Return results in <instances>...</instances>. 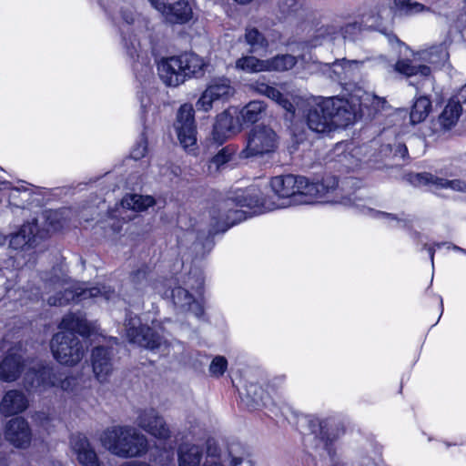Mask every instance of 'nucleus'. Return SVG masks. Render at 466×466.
Returning <instances> with one entry per match:
<instances>
[{
	"label": "nucleus",
	"mask_w": 466,
	"mask_h": 466,
	"mask_svg": "<svg viewBox=\"0 0 466 466\" xmlns=\"http://www.w3.org/2000/svg\"><path fill=\"white\" fill-rule=\"evenodd\" d=\"M365 28L366 25L362 22L353 21L344 25H339V33L343 39L354 41Z\"/></svg>",
	"instance_id": "nucleus-40"
},
{
	"label": "nucleus",
	"mask_w": 466,
	"mask_h": 466,
	"mask_svg": "<svg viewBox=\"0 0 466 466\" xmlns=\"http://www.w3.org/2000/svg\"><path fill=\"white\" fill-rule=\"evenodd\" d=\"M395 70L405 76H413L420 75L429 76L431 75V67L427 65H413L409 59H400L395 64Z\"/></svg>",
	"instance_id": "nucleus-31"
},
{
	"label": "nucleus",
	"mask_w": 466,
	"mask_h": 466,
	"mask_svg": "<svg viewBox=\"0 0 466 466\" xmlns=\"http://www.w3.org/2000/svg\"><path fill=\"white\" fill-rule=\"evenodd\" d=\"M458 102L466 103V84L460 89L458 93Z\"/></svg>",
	"instance_id": "nucleus-54"
},
{
	"label": "nucleus",
	"mask_w": 466,
	"mask_h": 466,
	"mask_svg": "<svg viewBox=\"0 0 466 466\" xmlns=\"http://www.w3.org/2000/svg\"><path fill=\"white\" fill-rule=\"evenodd\" d=\"M167 0H149L151 5L160 13H165L167 10Z\"/></svg>",
	"instance_id": "nucleus-51"
},
{
	"label": "nucleus",
	"mask_w": 466,
	"mask_h": 466,
	"mask_svg": "<svg viewBox=\"0 0 466 466\" xmlns=\"http://www.w3.org/2000/svg\"><path fill=\"white\" fill-rule=\"evenodd\" d=\"M194 113V107L191 104H184L179 107L177 115L175 127L178 140L186 149L195 146L197 143Z\"/></svg>",
	"instance_id": "nucleus-14"
},
{
	"label": "nucleus",
	"mask_w": 466,
	"mask_h": 466,
	"mask_svg": "<svg viewBox=\"0 0 466 466\" xmlns=\"http://www.w3.org/2000/svg\"><path fill=\"white\" fill-rule=\"evenodd\" d=\"M167 11L161 13L169 23H186L192 17V9L187 1L180 0L173 5H167Z\"/></svg>",
	"instance_id": "nucleus-25"
},
{
	"label": "nucleus",
	"mask_w": 466,
	"mask_h": 466,
	"mask_svg": "<svg viewBox=\"0 0 466 466\" xmlns=\"http://www.w3.org/2000/svg\"><path fill=\"white\" fill-rule=\"evenodd\" d=\"M235 225L251 218L254 215L272 211L284 208V203H276L270 197L264 196L261 191L249 187L245 189L235 190Z\"/></svg>",
	"instance_id": "nucleus-7"
},
{
	"label": "nucleus",
	"mask_w": 466,
	"mask_h": 466,
	"mask_svg": "<svg viewBox=\"0 0 466 466\" xmlns=\"http://www.w3.org/2000/svg\"><path fill=\"white\" fill-rule=\"evenodd\" d=\"M308 425L310 432L324 441L325 449L330 454L329 445L336 439V435L329 432L330 421L329 420H319L316 417H309Z\"/></svg>",
	"instance_id": "nucleus-23"
},
{
	"label": "nucleus",
	"mask_w": 466,
	"mask_h": 466,
	"mask_svg": "<svg viewBox=\"0 0 466 466\" xmlns=\"http://www.w3.org/2000/svg\"><path fill=\"white\" fill-rule=\"evenodd\" d=\"M305 0H282L280 8L287 15H296L304 5Z\"/></svg>",
	"instance_id": "nucleus-44"
},
{
	"label": "nucleus",
	"mask_w": 466,
	"mask_h": 466,
	"mask_svg": "<svg viewBox=\"0 0 466 466\" xmlns=\"http://www.w3.org/2000/svg\"><path fill=\"white\" fill-rule=\"evenodd\" d=\"M172 299L177 307L192 310L198 317L203 314L202 308L195 302L194 298L187 289L180 287L174 289L172 290Z\"/></svg>",
	"instance_id": "nucleus-27"
},
{
	"label": "nucleus",
	"mask_w": 466,
	"mask_h": 466,
	"mask_svg": "<svg viewBox=\"0 0 466 466\" xmlns=\"http://www.w3.org/2000/svg\"><path fill=\"white\" fill-rule=\"evenodd\" d=\"M70 445L76 461L82 466H100L101 461L91 441L83 434L71 437Z\"/></svg>",
	"instance_id": "nucleus-16"
},
{
	"label": "nucleus",
	"mask_w": 466,
	"mask_h": 466,
	"mask_svg": "<svg viewBox=\"0 0 466 466\" xmlns=\"http://www.w3.org/2000/svg\"><path fill=\"white\" fill-rule=\"evenodd\" d=\"M26 196H28V194L25 190L21 192L17 187L11 188L8 191V203L16 208H23L26 202L24 197Z\"/></svg>",
	"instance_id": "nucleus-42"
},
{
	"label": "nucleus",
	"mask_w": 466,
	"mask_h": 466,
	"mask_svg": "<svg viewBox=\"0 0 466 466\" xmlns=\"http://www.w3.org/2000/svg\"><path fill=\"white\" fill-rule=\"evenodd\" d=\"M6 238L0 234V247L3 246L5 243Z\"/></svg>",
	"instance_id": "nucleus-61"
},
{
	"label": "nucleus",
	"mask_w": 466,
	"mask_h": 466,
	"mask_svg": "<svg viewBox=\"0 0 466 466\" xmlns=\"http://www.w3.org/2000/svg\"><path fill=\"white\" fill-rule=\"evenodd\" d=\"M232 154V148L229 147H225L218 151V153L210 161L208 166L209 173L220 171L222 167L231 159Z\"/></svg>",
	"instance_id": "nucleus-39"
},
{
	"label": "nucleus",
	"mask_w": 466,
	"mask_h": 466,
	"mask_svg": "<svg viewBox=\"0 0 466 466\" xmlns=\"http://www.w3.org/2000/svg\"><path fill=\"white\" fill-rule=\"evenodd\" d=\"M276 137L270 127H254L248 137L246 147L239 153V157L248 158L273 152L277 147Z\"/></svg>",
	"instance_id": "nucleus-10"
},
{
	"label": "nucleus",
	"mask_w": 466,
	"mask_h": 466,
	"mask_svg": "<svg viewBox=\"0 0 466 466\" xmlns=\"http://www.w3.org/2000/svg\"><path fill=\"white\" fill-rule=\"evenodd\" d=\"M338 184L336 177L309 182L307 177L293 174L276 176L270 181L275 195L279 198H289V204L337 203L331 195L337 191Z\"/></svg>",
	"instance_id": "nucleus-1"
},
{
	"label": "nucleus",
	"mask_w": 466,
	"mask_h": 466,
	"mask_svg": "<svg viewBox=\"0 0 466 466\" xmlns=\"http://www.w3.org/2000/svg\"><path fill=\"white\" fill-rule=\"evenodd\" d=\"M416 186L433 185L437 188H452L458 191H466V183L459 180H448L446 178L438 177L431 173L416 174L411 181Z\"/></svg>",
	"instance_id": "nucleus-22"
},
{
	"label": "nucleus",
	"mask_w": 466,
	"mask_h": 466,
	"mask_svg": "<svg viewBox=\"0 0 466 466\" xmlns=\"http://www.w3.org/2000/svg\"><path fill=\"white\" fill-rule=\"evenodd\" d=\"M202 451L198 446L184 444L178 451V466H199Z\"/></svg>",
	"instance_id": "nucleus-29"
},
{
	"label": "nucleus",
	"mask_w": 466,
	"mask_h": 466,
	"mask_svg": "<svg viewBox=\"0 0 466 466\" xmlns=\"http://www.w3.org/2000/svg\"><path fill=\"white\" fill-rule=\"evenodd\" d=\"M267 70L285 71L291 69L297 63L295 56L291 55H280L271 59L265 60Z\"/></svg>",
	"instance_id": "nucleus-36"
},
{
	"label": "nucleus",
	"mask_w": 466,
	"mask_h": 466,
	"mask_svg": "<svg viewBox=\"0 0 466 466\" xmlns=\"http://www.w3.org/2000/svg\"><path fill=\"white\" fill-rule=\"evenodd\" d=\"M91 365L96 379L106 382L113 372L111 352L104 347H96L91 353Z\"/></svg>",
	"instance_id": "nucleus-19"
},
{
	"label": "nucleus",
	"mask_w": 466,
	"mask_h": 466,
	"mask_svg": "<svg viewBox=\"0 0 466 466\" xmlns=\"http://www.w3.org/2000/svg\"><path fill=\"white\" fill-rule=\"evenodd\" d=\"M338 35H340V33L339 25H326L318 29V36L323 38L335 39Z\"/></svg>",
	"instance_id": "nucleus-46"
},
{
	"label": "nucleus",
	"mask_w": 466,
	"mask_h": 466,
	"mask_svg": "<svg viewBox=\"0 0 466 466\" xmlns=\"http://www.w3.org/2000/svg\"><path fill=\"white\" fill-rule=\"evenodd\" d=\"M57 217V213L54 212L50 217L49 219H52V218H56Z\"/></svg>",
	"instance_id": "nucleus-64"
},
{
	"label": "nucleus",
	"mask_w": 466,
	"mask_h": 466,
	"mask_svg": "<svg viewBox=\"0 0 466 466\" xmlns=\"http://www.w3.org/2000/svg\"><path fill=\"white\" fill-rule=\"evenodd\" d=\"M462 107L460 102H449L439 116L441 126L445 129H450L457 123Z\"/></svg>",
	"instance_id": "nucleus-32"
},
{
	"label": "nucleus",
	"mask_w": 466,
	"mask_h": 466,
	"mask_svg": "<svg viewBox=\"0 0 466 466\" xmlns=\"http://www.w3.org/2000/svg\"><path fill=\"white\" fill-rule=\"evenodd\" d=\"M131 282L137 291L143 292L147 287V278L145 270H137L131 276Z\"/></svg>",
	"instance_id": "nucleus-43"
},
{
	"label": "nucleus",
	"mask_w": 466,
	"mask_h": 466,
	"mask_svg": "<svg viewBox=\"0 0 466 466\" xmlns=\"http://www.w3.org/2000/svg\"><path fill=\"white\" fill-rule=\"evenodd\" d=\"M421 234L420 232L414 231L412 232V238L417 240L419 243L420 242Z\"/></svg>",
	"instance_id": "nucleus-58"
},
{
	"label": "nucleus",
	"mask_w": 466,
	"mask_h": 466,
	"mask_svg": "<svg viewBox=\"0 0 466 466\" xmlns=\"http://www.w3.org/2000/svg\"><path fill=\"white\" fill-rule=\"evenodd\" d=\"M382 214L387 218H390L392 219H397L399 222L402 223V226L404 228L410 227V220H409V219H398L397 217L391 213H382Z\"/></svg>",
	"instance_id": "nucleus-53"
},
{
	"label": "nucleus",
	"mask_w": 466,
	"mask_h": 466,
	"mask_svg": "<svg viewBox=\"0 0 466 466\" xmlns=\"http://www.w3.org/2000/svg\"><path fill=\"white\" fill-rule=\"evenodd\" d=\"M203 466H222V465L218 461V460L215 456L208 454Z\"/></svg>",
	"instance_id": "nucleus-52"
},
{
	"label": "nucleus",
	"mask_w": 466,
	"mask_h": 466,
	"mask_svg": "<svg viewBox=\"0 0 466 466\" xmlns=\"http://www.w3.org/2000/svg\"><path fill=\"white\" fill-rule=\"evenodd\" d=\"M448 53L441 46H432L420 53V58L428 64L439 66L447 59Z\"/></svg>",
	"instance_id": "nucleus-37"
},
{
	"label": "nucleus",
	"mask_w": 466,
	"mask_h": 466,
	"mask_svg": "<svg viewBox=\"0 0 466 466\" xmlns=\"http://www.w3.org/2000/svg\"><path fill=\"white\" fill-rule=\"evenodd\" d=\"M99 442L106 451L119 458H134L147 451V439L132 426H112L99 435Z\"/></svg>",
	"instance_id": "nucleus-3"
},
{
	"label": "nucleus",
	"mask_w": 466,
	"mask_h": 466,
	"mask_svg": "<svg viewBox=\"0 0 466 466\" xmlns=\"http://www.w3.org/2000/svg\"><path fill=\"white\" fill-rule=\"evenodd\" d=\"M136 423L141 430L158 440H167L170 437L171 431L164 417L154 408L139 410Z\"/></svg>",
	"instance_id": "nucleus-13"
},
{
	"label": "nucleus",
	"mask_w": 466,
	"mask_h": 466,
	"mask_svg": "<svg viewBox=\"0 0 466 466\" xmlns=\"http://www.w3.org/2000/svg\"><path fill=\"white\" fill-rule=\"evenodd\" d=\"M394 5L400 15H414L430 10L423 4L411 0H394Z\"/></svg>",
	"instance_id": "nucleus-35"
},
{
	"label": "nucleus",
	"mask_w": 466,
	"mask_h": 466,
	"mask_svg": "<svg viewBox=\"0 0 466 466\" xmlns=\"http://www.w3.org/2000/svg\"><path fill=\"white\" fill-rule=\"evenodd\" d=\"M50 349L55 360L61 365L74 367L86 354L81 340L74 333L60 331L56 333L51 341Z\"/></svg>",
	"instance_id": "nucleus-9"
},
{
	"label": "nucleus",
	"mask_w": 466,
	"mask_h": 466,
	"mask_svg": "<svg viewBox=\"0 0 466 466\" xmlns=\"http://www.w3.org/2000/svg\"><path fill=\"white\" fill-rule=\"evenodd\" d=\"M233 127V117L230 109H226L218 116L213 130V138L218 144H223L231 137Z\"/></svg>",
	"instance_id": "nucleus-24"
},
{
	"label": "nucleus",
	"mask_w": 466,
	"mask_h": 466,
	"mask_svg": "<svg viewBox=\"0 0 466 466\" xmlns=\"http://www.w3.org/2000/svg\"><path fill=\"white\" fill-rule=\"evenodd\" d=\"M357 60H348L346 58L336 59L330 64H327L329 70V76L334 80L341 83L347 80L352 75V66L358 65Z\"/></svg>",
	"instance_id": "nucleus-26"
},
{
	"label": "nucleus",
	"mask_w": 466,
	"mask_h": 466,
	"mask_svg": "<svg viewBox=\"0 0 466 466\" xmlns=\"http://www.w3.org/2000/svg\"><path fill=\"white\" fill-rule=\"evenodd\" d=\"M258 91L259 94L266 96L271 100L275 101L278 105H279L282 108H284L287 112L291 114L295 113V106L289 100V98L283 95L279 89L274 86H270L266 84H261L258 86Z\"/></svg>",
	"instance_id": "nucleus-28"
},
{
	"label": "nucleus",
	"mask_w": 466,
	"mask_h": 466,
	"mask_svg": "<svg viewBox=\"0 0 466 466\" xmlns=\"http://www.w3.org/2000/svg\"><path fill=\"white\" fill-rule=\"evenodd\" d=\"M212 228L209 230L210 235H215L220 232H225L230 228V223L226 219L220 218V217H212Z\"/></svg>",
	"instance_id": "nucleus-47"
},
{
	"label": "nucleus",
	"mask_w": 466,
	"mask_h": 466,
	"mask_svg": "<svg viewBox=\"0 0 466 466\" xmlns=\"http://www.w3.org/2000/svg\"><path fill=\"white\" fill-rule=\"evenodd\" d=\"M431 110V101L426 96H420L416 98L412 105L410 120L412 125L423 122Z\"/></svg>",
	"instance_id": "nucleus-30"
},
{
	"label": "nucleus",
	"mask_w": 466,
	"mask_h": 466,
	"mask_svg": "<svg viewBox=\"0 0 466 466\" xmlns=\"http://www.w3.org/2000/svg\"><path fill=\"white\" fill-rule=\"evenodd\" d=\"M147 150V143L144 137L135 145L131 150V157L135 160L142 158Z\"/></svg>",
	"instance_id": "nucleus-48"
},
{
	"label": "nucleus",
	"mask_w": 466,
	"mask_h": 466,
	"mask_svg": "<svg viewBox=\"0 0 466 466\" xmlns=\"http://www.w3.org/2000/svg\"><path fill=\"white\" fill-rule=\"evenodd\" d=\"M266 104L263 101L253 100L247 104L240 115L244 123L254 124L258 122L266 110Z\"/></svg>",
	"instance_id": "nucleus-33"
},
{
	"label": "nucleus",
	"mask_w": 466,
	"mask_h": 466,
	"mask_svg": "<svg viewBox=\"0 0 466 466\" xmlns=\"http://www.w3.org/2000/svg\"><path fill=\"white\" fill-rule=\"evenodd\" d=\"M59 329L66 333L76 332L81 336H89L96 329L94 323H89L81 313L66 314L59 324Z\"/></svg>",
	"instance_id": "nucleus-20"
},
{
	"label": "nucleus",
	"mask_w": 466,
	"mask_h": 466,
	"mask_svg": "<svg viewBox=\"0 0 466 466\" xmlns=\"http://www.w3.org/2000/svg\"><path fill=\"white\" fill-rule=\"evenodd\" d=\"M239 405L248 410L266 408L271 401L269 394L258 384L248 382L238 390Z\"/></svg>",
	"instance_id": "nucleus-15"
},
{
	"label": "nucleus",
	"mask_w": 466,
	"mask_h": 466,
	"mask_svg": "<svg viewBox=\"0 0 466 466\" xmlns=\"http://www.w3.org/2000/svg\"><path fill=\"white\" fill-rule=\"evenodd\" d=\"M248 457L249 453H247L246 457L235 456V466H253V461Z\"/></svg>",
	"instance_id": "nucleus-49"
},
{
	"label": "nucleus",
	"mask_w": 466,
	"mask_h": 466,
	"mask_svg": "<svg viewBox=\"0 0 466 466\" xmlns=\"http://www.w3.org/2000/svg\"><path fill=\"white\" fill-rule=\"evenodd\" d=\"M41 362L36 360H25L20 353L11 350L6 357L0 363V379L5 381H15L24 373V384L27 390H34L26 383V374L32 370L35 363Z\"/></svg>",
	"instance_id": "nucleus-11"
},
{
	"label": "nucleus",
	"mask_w": 466,
	"mask_h": 466,
	"mask_svg": "<svg viewBox=\"0 0 466 466\" xmlns=\"http://www.w3.org/2000/svg\"><path fill=\"white\" fill-rule=\"evenodd\" d=\"M124 19H125V20L127 21V23H128V24L132 23V22H133V20H134V19H133L132 15H130L129 16H127V17L125 16V17H124Z\"/></svg>",
	"instance_id": "nucleus-63"
},
{
	"label": "nucleus",
	"mask_w": 466,
	"mask_h": 466,
	"mask_svg": "<svg viewBox=\"0 0 466 466\" xmlns=\"http://www.w3.org/2000/svg\"><path fill=\"white\" fill-rule=\"evenodd\" d=\"M155 204V200L150 196H142L137 194L127 195L123 198L121 205L124 208L135 211H143Z\"/></svg>",
	"instance_id": "nucleus-34"
},
{
	"label": "nucleus",
	"mask_w": 466,
	"mask_h": 466,
	"mask_svg": "<svg viewBox=\"0 0 466 466\" xmlns=\"http://www.w3.org/2000/svg\"><path fill=\"white\" fill-rule=\"evenodd\" d=\"M444 245H448V248H450V247L451 246V243H448V242H444V243H436V244H435V246H436L437 248H440L441 247L444 246Z\"/></svg>",
	"instance_id": "nucleus-62"
},
{
	"label": "nucleus",
	"mask_w": 466,
	"mask_h": 466,
	"mask_svg": "<svg viewBox=\"0 0 466 466\" xmlns=\"http://www.w3.org/2000/svg\"><path fill=\"white\" fill-rule=\"evenodd\" d=\"M32 372L26 374V383L34 390H45L50 387H59L72 397L82 399L86 397V388L82 384V379L78 376L70 375L64 380H59L54 369L43 362H37L32 367Z\"/></svg>",
	"instance_id": "nucleus-6"
},
{
	"label": "nucleus",
	"mask_w": 466,
	"mask_h": 466,
	"mask_svg": "<svg viewBox=\"0 0 466 466\" xmlns=\"http://www.w3.org/2000/svg\"><path fill=\"white\" fill-rule=\"evenodd\" d=\"M120 466H150L145 462H141V461H127V462H124L122 463Z\"/></svg>",
	"instance_id": "nucleus-57"
},
{
	"label": "nucleus",
	"mask_w": 466,
	"mask_h": 466,
	"mask_svg": "<svg viewBox=\"0 0 466 466\" xmlns=\"http://www.w3.org/2000/svg\"><path fill=\"white\" fill-rule=\"evenodd\" d=\"M423 248L428 250L431 264L433 265L435 249L432 247L428 246L426 243L423 244Z\"/></svg>",
	"instance_id": "nucleus-55"
},
{
	"label": "nucleus",
	"mask_w": 466,
	"mask_h": 466,
	"mask_svg": "<svg viewBox=\"0 0 466 466\" xmlns=\"http://www.w3.org/2000/svg\"><path fill=\"white\" fill-rule=\"evenodd\" d=\"M124 327L125 335L130 343L154 350L165 342L161 334L163 328L157 321L153 320L152 326L148 327L142 323L139 317L128 313L126 316Z\"/></svg>",
	"instance_id": "nucleus-8"
},
{
	"label": "nucleus",
	"mask_w": 466,
	"mask_h": 466,
	"mask_svg": "<svg viewBox=\"0 0 466 466\" xmlns=\"http://www.w3.org/2000/svg\"><path fill=\"white\" fill-rule=\"evenodd\" d=\"M230 81L228 79H218L209 85L202 93L196 103L198 110L205 112L212 108L213 102L222 99L229 94Z\"/></svg>",
	"instance_id": "nucleus-18"
},
{
	"label": "nucleus",
	"mask_w": 466,
	"mask_h": 466,
	"mask_svg": "<svg viewBox=\"0 0 466 466\" xmlns=\"http://www.w3.org/2000/svg\"><path fill=\"white\" fill-rule=\"evenodd\" d=\"M5 439L17 448H25L31 441V431L27 421L20 417L10 420L5 430Z\"/></svg>",
	"instance_id": "nucleus-17"
},
{
	"label": "nucleus",
	"mask_w": 466,
	"mask_h": 466,
	"mask_svg": "<svg viewBox=\"0 0 466 466\" xmlns=\"http://www.w3.org/2000/svg\"><path fill=\"white\" fill-rule=\"evenodd\" d=\"M394 155L405 158L408 156V148L404 144L399 143L394 146Z\"/></svg>",
	"instance_id": "nucleus-50"
},
{
	"label": "nucleus",
	"mask_w": 466,
	"mask_h": 466,
	"mask_svg": "<svg viewBox=\"0 0 466 466\" xmlns=\"http://www.w3.org/2000/svg\"><path fill=\"white\" fill-rule=\"evenodd\" d=\"M37 226L34 222H27L21 226L19 230L10 236L9 247L23 253L25 264L31 262L35 258L36 247Z\"/></svg>",
	"instance_id": "nucleus-12"
},
{
	"label": "nucleus",
	"mask_w": 466,
	"mask_h": 466,
	"mask_svg": "<svg viewBox=\"0 0 466 466\" xmlns=\"http://www.w3.org/2000/svg\"><path fill=\"white\" fill-rule=\"evenodd\" d=\"M44 289L46 293L55 292V295L47 299V303L51 306H63L70 301H82L97 297H103L109 300L116 297L115 290L106 286L72 289L71 284L66 278L57 275L46 279Z\"/></svg>",
	"instance_id": "nucleus-5"
},
{
	"label": "nucleus",
	"mask_w": 466,
	"mask_h": 466,
	"mask_svg": "<svg viewBox=\"0 0 466 466\" xmlns=\"http://www.w3.org/2000/svg\"><path fill=\"white\" fill-rule=\"evenodd\" d=\"M308 127L318 134H328L352 122L348 102L338 96L318 97L309 101L304 109Z\"/></svg>",
	"instance_id": "nucleus-2"
},
{
	"label": "nucleus",
	"mask_w": 466,
	"mask_h": 466,
	"mask_svg": "<svg viewBox=\"0 0 466 466\" xmlns=\"http://www.w3.org/2000/svg\"><path fill=\"white\" fill-rule=\"evenodd\" d=\"M227 360L224 357L218 356L213 359L209 366L211 375L218 377L224 373L227 368Z\"/></svg>",
	"instance_id": "nucleus-45"
},
{
	"label": "nucleus",
	"mask_w": 466,
	"mask_h": 466,
	"mask_svg": "<svg viewBox=\"0 0 466 466\" xmlns=\"http://www.w3.org/2000/svg\"><path fill=\"white\" fill-rule=\"evenodd\" d=\"M235 67L248 73H256L266 71L267 64L265 60H259L255 56H244L236 62Z\"/></svg>",
	"instance_id": "nucleus-38"
},
{
	"label": "nucleus",
	"mask_w": 466,
	"mask_h": 466,
	"mask_svg": "<svg viewBox=\"0 0 466 466\" xmlns=\"http://www.w3.org/2000/svg\"><path fill=\"white\" fill-rule=\"evenodd\" d=\"M452 248H453L454 250L461 251V252H462V253L466 254V249H464V248H460V247H458V246H456V245H452Z\"/></svg>",
	"instance_id": "nucleus-59"
},
{
	"label": "nucleus",
	"mask_w": 466,
	"mask_h": 466,
	"mask_svg": "<svg viewBox=\"0 0 466 466\" xmlns=\"http://www.w3.org/2000/svg\"><path fill=\"white\" fill-rule=\"evenodd\" d=\"M252 0H235V3L239 5H247L249 4Z\"/></svg>",
	"instance_id": "nucleus-60"
},
{
	"label": "nucleus",
	"mask_w": 466,
	"mask_h": 466,
	"mask_svg": "<svg viewBox=\"0 0 466 466\" xmlns=\"http://www.w3.org/2000/svg\"><path fill=\"white\" fill-rule=\"evenodd\" d=\"M206 66L201 56L186 52L179 56L162 58L157 63V72L165 85L177 86L187 79L202 76Z\"/></svg>",
	"instance_id": "nucleus-4"
},
{
	"label": "nucleus",
	"mask_w": 466,
	"mask_h": 466,
	"mask_svg": "<svg viewBox=\"0 0 466 466\" xmlns=\"http://www.w3.org/2000/svg\"><path fill=\"white\" fill-rule=\"evenodd\" d=\"M464 1V7H463V11L462 13L461 14L460 17H459V22L463 25L464 27H466V0H463Z\"/></svg>",
	"instance_id": "nucleus-56"
},
{
	"label": "nucleus",
	"mask_w": 466,
	"mask_h": 466,
	"mask_svg": "<svg viewBox=\"0 0 466 466\" xmlns=\"http://www.w3.org/2000/svg\"><path fill=\"white\" fill-rule=\"evenodd\" d=\"M28 407V400L22 391L12 390L7 391L1 402L0 411L5 416H12L23 412Z\"/></svg>",
	"instance_id": "nucleus-21"
},
{
	"label": "nucleus",
	"mask_w": 466,
	"mask_h": 466,
	"mask_svg": "<svg viewBox=\"0 0 466 466\" xmlns=\"http://www.w3.org/2000/svg\"><path fill=\"white\" fill-rule=\"evenodd\" d=\"M246 42L255 51L258 48H261L267 46V40L264 35L256 28H250L246 30L245 34Z\"/></svg>",
	"instance_id": "nucleus-41"
}]
</instances>
